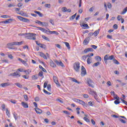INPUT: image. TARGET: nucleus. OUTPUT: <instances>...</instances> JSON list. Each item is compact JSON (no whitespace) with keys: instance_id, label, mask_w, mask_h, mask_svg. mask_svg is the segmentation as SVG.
Masks as SVG:
<instances>
[{"instance_id":"obj_1","label":"nucleus","mask_w":127,"mask_h":127,"mask_svg":"<svg viewBox=\"0 0 127 127\" xmlns=\"http://www.w3.org/2000/svg\"><path fill=\"white\" fill-rule=\"evenodd\" d=\"M37 28H38V29L39 30H41V31H42V32L47 33V34H56V35H58L59 34L58 32H57L56 31H48L47 30L41 27H38Z\"/></svg>"},{"instance_id":"obj_2","label":"nucleus","mask_w":127,"mask_h":127,"mask_svg":"<svg viewBox=\"0 0 127 127\" xmlns=\"http://www.w3.org/2000/svg\"><path fill=\"white\" fill-rule=\"evenodd\" d=\"M72 100L73 101H74V102H75L76 103H78L80 105H82V106H83V107H85L86 108L88 107V104L85 103V102L81 100L78 99L77 98H73L72 99Z\"/></svg>"},{"instance_id":"obj_3","label":"nucleus","mask_w":127,"mask_h":127,"mask_svg":"<svg viewBox=\"0 0 127 127\" xmlns=\"http://www.w3.org/2000/svg\"><path fill=\"white\" fill-rule=\"evenodd\" d=\"M36 34L34 33H27L25 38L27 39H31L32 40H35L36 39Z\"/></svg>"},{"instance_id":"obj_4","label":"nucleus","mask_w":127,"mask_h":127,"mask_svg":"<svg viewBox=\"0 0 127 127\" xmlns=\"http://www.w3.org/2000/svg\"><path fill=\"white\" fill-rule=\"evenodd\" d=\"M73 67L75 72H79L80 71V68H81V66H80V63L78 62H75L73 64Z\"/></svg>"},{"instance_id":"obj_5","label":"nucleus","mask_w":127,"mask_h":127,"mask_svg":"<svg viewBox=\"0 0 127 127\" xmlns=\"http://www.w3.org/2000/svg\"><path fill=\"white\" fill-rule=\"evenodd\" d=\"M85 75H87V71L86 70L85 67H84V66H82L81 76V77H84Z\"/></svg>"},{"instance_id":"obj_6","label":"nucleus","mask_w":127,"mask_h":127,"mask_svg":"<svg viewBox=\"0 0 127 127\" xmlns=\"http://www.w3.org/2000/svg\"><path fill=\"white\" fill-rule=\"evenodd\" d=\"M87 84H88L89 87H91V88H94V82H93L92 79L90 78L87 79Z\"/></svg>"},{"instance_id":"obj_7","label":"nucleus","mask_w":127,"mask_h":127,"mask_svg":"<svg viewBox=\"0 0 127 127\" xmlns=\"http://www.w3.org/2000/svg\"><path fill=\"white\" fill-rule=\"evenodd\" d=\"M54 62L56 63V64L58 66H61L62 67H65V65H64V64H63L62 62L60 61V62L58 61L57 60H55Z\"/></svg>"},{"instance_id":"obj_8","label":"nucleus","mask_w":127,"mask_h":127,"mask_svg":"<svg viewBox=\"0 0 127 127\" xmlns=\"http://www.w3.org/2000/svg\"><path fill=\"white\" fill-rule=\"evenodd\" d=\"M11 76H13L14 77H16L17 78L18 77H20V74H19V72L15 71L13 73H10Z\"/></svg>"},{"instance_id":"obj_9","label":"nucleus","mask_w":127,"mask_h":127,"mask_svg":"<svg viewBox=\"0 0 127 127\" xmlns=\"http://www.w3.org/2000/svg\"><path fill=\"white\" fill-rule=\"evenodd\" d=\"M89 42H90V37H88L84 39L83 41V44L84 45H87L89 44Z\"/></svg>"},{"instance_id":"obj_10","label":"nucleus","mask_w":127,"mask_h":127,"mask_svg":"<svg viewBox=\"0 0 127 127\" xmlns=\"http://www.w3.org/2000/svg\"><path fill=\"white\" fill-rule=\"evenodd\" d=\"M12 20H13L12 19H8L5 21H2L1 23H4V24L6 23H10V21H12Z\"/></svg>"},{"instance_id":"obj_11","label":"nucleus","mask_w":127,"mask_h":127,"mask_svg":"<svg viewBox=\"0 0 127 127\" xmlns=\"http://www.w3.org/2000/svg\"><path fill=\"white\" fill-rule=\"evenodd\" d=\"M10 83L9 82H6L4 83L0 84V87H7V86H9Z\"/></svg>"},{"instance_id":"obj_12","label":"nucleus","mask_w":127,"mask_h":127,"mask_svg":"<svg viewBox=\"0 0 127 127\" xmlns=\"http://www.w3.org/2000/svg\"><path fill=\"white\" fill-rule=\"evenodd\" d=\"M21 104L23 108H25V109H27L28 108V104L26 102H22Z\"/></svg>"},{"instance_id":"obj_13","label":"nucleus","mask_w":127,"mask_h":127,"mask_svg":"<svg viewBox=\"0 0 127 127\" xmlns=\"http://www.w3.org/2000/svg\"><path fill=\"white\" fill-rule=\"evenodd\" d=\"M50 65L51 67H53V68H55L56 67V64L52 61V60L50 61Z\"/></svg>"},{"instance_id":"obj_14","label":"nucleus","mask_w":127,"mask_h":127,"mask_svg":"<svg viewBox=\"0 0 127 127\" xmlns=\"http://www.w3.org/2000/svg\"><path fill=\"white\" fill-rule=\"evenodd\" d=\"M93 52V49L92 48L85 49L84 51V53H88V52Z\"/></svg>"},{"instance_id":"obj_15","label":"nucleus","mask_w":127,"mask_h":127,"mask_svg":"<svg viewBox=\"0 0 127 127\" xmlns=\"http://www.w3.org/2000/svg\"><path fill=\"white\" fill-rule=\"evenodd\" d=\"M35 111L37 114H42V110L39 108H35Z\"/></svg>"},{"instance_id":"obj_16","label":"nucleus","mask_w":127,"mask_h":127,"mask_svg":"<svg viewBox=\"0 0 127 127\" xmlns=\"http://www.w3.org/2000/svg\"><path fill=\"white\" fill-rule=\"evenodd\" d=\"M34 12L35 13H37V14H38L40 17H42V16H43V14L39 11H35Z\"/></svg>"},{"instance_id":"obj_17","label":"nucleus","mask_w":127,"mask_h":127,"mask_svg":"<svg viewBox=\"0 0 127 127\" xmlns=\"http://www.w3.org/2000/svg\"><path fill=\"white\" fill-rule=\"evenodd\" d=\"M100 32V29H98V30L95 31L94 33H93V35H94V36H97V35L99 34Z\"/></svg>"},{"instance_id":"obj_18","label":"nucleus","mask_w":127,"mask_h":127,"mask_svg":"<svg viewBox=\"0 0 127 127\" xmlns=\"http://www.w3.org/2000/svg\"><path fill=\"white\" fill-rule=\"evenodd\" d=\"M64 44H65V46H66L67 49H68V50H70V44H69L68 43L66 42H64Z\"/></svg>"},{"instance_id":"obj_19","label":"nucleus","mask_w":127,"mask_h":127,"mask_svg":"<svg viewBox=\"0 0 127 127\" xmlns=\"http://www.w3.org/2000/svg\"><path fill=\"white\" fill-rule=\"evenodd\" d=\"M38 75L39 76V77H41L42 79L44 78V76L43 75V72L42 71H40L38 73Z\"/></svg>"},{"instance_id":"obj_20","label":"nucleus","mask_w":127,"mask_h":127,"mask_svg":"<svg viewBox=\"0 0 127 127\" xmlns=\"http://www.w3.org/2000/svg\"><path fill=\"white\" fill-rule=\"evenodd\" d=\"M127 7H126V8H125L123 10V11H122V13H121V14H125V13H127Z\"/></svg>"},{"instance_id":"obj_21","label":"nucleus","mask_w":127,"mask_h":127,"mask_svg":"<svg viewBox=\"0 0 127 127\" xmlns=\"http://www.w3.org/2000/svg\"><path fill=\"white\" fill-rule=\"evenodd\" d=\"M42 37L43 39H45V40H47V41H49V38H48V37L45 36V35H42Z\"/></svg>"},{"instance_id":"obj_22","label":"nucleus","mask_w":127,"mask_h":127,"mask_svg":"<svg viewBox=\"0 0 127 127\" xmlns=\"http://www.w3.org/2000/svg\"><path fill=\"white\" fill-rule=\"evenodd\" d=\"M2 18H10V16L7 15H2L1 16Z\"/></svg>"},{"instance_id":"obj_23","label":"nucleus","mask_w":127,"mask_h":127,"mask_svg":"<svg viewBox=\"0 0 127 127\" xmlns=\"http://www.w3.org/2000/svg\"><path fill=\"white\" fill-rule=\"evenodd\" d=\"M15 85H16V86H17V87H18V88H20V89H21V88H22V85L20 84V83H15Z\"/></svg>"},{"instance_id":"obj_24","label":"nucleus","mask_w":127,"mask_h":127,"mask_svg":"<svg viewBox=\"0 0 127 127\" xmlns=\"http://www.w3.org/2000/svg\"><path fill=\"white\" fill-rule=\"evenodd\" d=\"M71 81L74 82V83H77V84H80V82L78 81L76 79L74 78H71Z\"/></svg>"},{"instance_id":"obj_25","label":"nucleus","mask_w":127,"mask_h":127,"mask_svg":"<svg viewBox=\"0 0 127 127\" xmlns=\"http://www.w3.org/2000/svg\"><path fill=\"white\" fill-rule=\"evenodd\" d=\"M115 59V56L114 55L108 57V60H114Z\"/></svg>"},{"instance_id":"obj_26","label":"nucleus","mask_w":127,"mask_h":127,"mask_svg":"<svg viewBox=\"0 0 127 127\" xmlns=\"http://www.w3.org/2000/svg\"><path fill=\"white\" fill-rule=\"evenodd\" d=\"M7 46L8 47V48H9L10 49H11V48L10 47V46H12L13 45V42H11V43H9L7 44Z\"/></svg>"},{"instance_id":"obj_27","label":"nucleus","mask_w":127,"mask_h":127,"mask_svg":"<svg viewBox=\"0 0 127 127\" xmlns=\"http://www.w3.org/2000/svg\"><path fill=\"white\" fill-rule=\"evenodd\" d=\"M113 62L115 64H116L117 65L120 64V63L119 62V61L115 59L113 60Z\"/></svg>"},{"instance_id":"obj_28","label":"nucleus","mask_w":127,"mask_h":127,"mask_svg":"<svg viewBox=\"0 0 127 127\" xmlns=\"http://www.w3.org/2000/svg\"><path fill=\"white\" fill-rule=\"evenodd\" d=\"M53 80L55 83H56V82H58V78H57V77H56V76H53Z\"/></svg>"},{"instance_id":"obj_29","label":"nucleus","mask_w":127,"mask_h":127,"mask_svg":"<svg viewBox=\"0 0 127 127\" xmlns=\"http://www.w3.org/2000/svg\"><path fill=\"white\" fill-rule=\"evenodd\" d=\"M6 114L7 116L9 117V116H10V113H9V111H8V109H6Z\"/></svg>"},{"instance_id":"obj_30","label":"nucleus","mask_w":127,"mask_h":127,"mask_svg":"<svg viewBox=\"0 0 127 127\" xmlns=\"http://www.w3.org/2000/svg\"><path fill=\"white\" fill-rule=\"evenodd\" d=\"M24 72L26 73V75H29L31 72V71L29 70V69L24 70Z\"/></svg>"},{"instance_id":"obj_31","label":"nucleus","mask_w":127,"mask_h":127,"mask_svg":"<svg viewBox=\"0 0 127 127\" xmlns=\"http://www.w3.org/2000/svg\"><path fill=\"white\" fill-rule=\"evenodd\" d=\"M101 64L100 62H97L94 64L93 67H97V66H99Z\"/></svg>"},{"instance_id":"obj_32","label":"nucleus","mask_w":127,"mask_h":127,"mask_svg":"<svg viewBox=\"0 0 127 127\" xmlns=\"http://www.w3.org/2000/svg\"><path fill=\"white\" fill-rule=\"evenodd\" d=\"M95 59L97 61H102V58H101V57L100 56H97L95 58Z\"/></svg>"},{"instance_id":"obj_33","label":"nucleus","mask_w":127,"mask_h":127,"mask_svg":"<svg viewBox=\"0 0 127 127\" xmlns=\"http://www.w3.org/2000/svg\"><path fill=\"white\" fill-rule=\"evenodd\" d=\"M92 63V58H88L87 59V64H91Z\"/></svg>"},{"instance_id":"obj_34","label":"nucleus","mask_w":127,"mask_h":127,"mask_svg":"<svg viewBox=\"0 0 127 127\" xmlns=\"http://www.w3.org/2000/svg\"><path fill=\"white\" fill-rule=\"evenodd\" d=\"M62 11H63V12H66L67 11V8H66V7H63L62 8Z\"/></svg>"},{"instance_id":"obj_35","label":"nucleus","mask_w":127,"mask_h":127,"mask_svg":"<svg viewBox=\"0 0 127 127\" xmlns=\"http://www.w3.org/2000/svg\"><path fill=\"white\" fill-rule=\"evenodd\" d=\"M13 117H14L15 121H16L17 120V114H16L14 112V113H13Z\"/></svg>"},{"instance_id":"obj_36","label":"nucleus","mask_w":127,"mask_h":127,"mask_svg":"<svg viewBox=\"0 0 127 127\" xmlns=\"http://www.w3.org/2000/svg\"><path fill=\"white\" fill-rule=\"evenodd\" d=\"M104 61H107V60H109V57L108 56V55H106L104 56Z\"/></svg>"},{"instance_id":"obj_37","label":"nucleus","mask_w":127,"mask_h":127,"mask_svg":"<svg viewBox=\"0 0 127 127\" xmlns=\"http://www.w3.org/2000/svg\"><path fill=\"white\" fill-rule=\"evenodd\" d=\"M47 90L49 91V92L51 91V85L48 84L47 85Z\"/></svg>"},{"instance_id":"obj_38","label":"nucleus","mask_w":127,"mask_h":127,"mask_svg":"<svg viewBox=\"0 0 127 127\" xmlns=\"http://www.w3.org/2000/svg\"><path fill=\"white\" fill-rule=\"evenodd\" d=\"M44 93H45V94H47V95H51V93L47 91L46 90L44 89L43 90Z\"/></svg>"},{"instance_id":"obj_39","label":"nucleus","mask_w":127,"mask_h":127,"mask_svg":"<svg viewBox=\"0 0 127 127\" xmlns=\"http://www.w3.org/2000/svg\"><path fill=\"white\" fill-rule=\"evenodd\" d=\"M80 108L79 107L76 108V113L77 115H80Z\"/></svg>"},{"instance_id":"obj_40","label":"nucleus","mask_w":127,"mask_h":127,"mask_svg":"<svg viewBox=\"0 0 127 127\" xmlns=\"http://www.w3.org/2000/svg\"><path fill=\"white\" fill-rule=\"evenodd\" d=\"M38 46L41 47V48H44L45 47V45L43 44H39Z\"/></svg>"},{"instance_id":"obj_41","label":"nucleus","mask_w":127,"mask_h":127,"mask_svg":"<svg viewBox=\"0 0 127 127\" xmlns=\"http://www.w3.org/2000/svg\"><path fill=\"white\" fill-rule=\"evenodd\" d=\"M83 120H84V121L87 123H90V120H89L87 117H84Z\"/></svg>"},{"instance_id":"obj_42","label":"nucleus","mask_w":127,"mask_h":127,"mask_svg":"<svg viewBox=\"0 0 127 127\" xmlns=\"http://www.w3.org/2000/svg\"><path fill=\"white\" fill-rule=\"evenodd\" d=\"M23 97H24V99L25 101L27 102V101H28V97H27V95H24L23 96Z\"/></svg>"},{"instance_id":"obj_43","label":"nucleus","mask_w":127,"mask_h":127,"mask_svg":"<svg viewBox=\"0 0 127 127\" xmlns=\"http://www.w3.org/2000/svg\"><path fill=\"white\" fill-rule=\"evenodd\" d=\"M45 7H47L48 8H50V7H51V4H45Z\"/></svg>"},{"instance_id":"obj_44","label":"nucleus","mask_w":127,"mask_h":127,"mask_svg":"<svg viewBox=\"0 0 127 127\" xmlns=\"http://www.w3.org/2000/svg\"><path fill=\"white\" fill-rule=\"evenodd\" d=\"M17 17L18 19H19V20H21V21H23V19L24 18L20 16H18Z\"/></svg>"},{"instance_id":"obj_45","label":"nucleus","mask_w":127,"mask_h":127,"mask_svg":"<svg viewBox=\"0 0 127 127\" xmlns=\"http://www.w3.org/2000/svg\"><path fill=\"white\" fill-rule=\"evenodd\" d=\"M42 25L43 26H45V27H46V26H48V23H46V22H42Z\"/></svg>"},{"instance_id":"obj_46","label":"nucleus","mask_w":127,"mask_h":127,"mask_svg":"<svg viewBox=\"0 0 127 127\" xmlns=\"http://www.w3.org/2000/svg\"><path fill=\"white\" fill-rule=\"evenodd\" d=\"M119 121L120 122H121V123H123V124H126L127 123V121L124 120L123 119H119Z\"/></svg>"},{"instance_id":"obj_47","label":"nucleus","mask_w":127,"mask_h":127,"mask_svg":"<svg viewBox=\"0 0 127 127\" xmlns=\"http://www.w3.org/2000/svg\"><path fill=\"white\" fill-rule=\"evenodd\" d=\"M107 6L110 9L112 8V4H111L110 2H108L107 4Z\"/></svg>"},{"instance_id":"obj_48","label":"nucleus","mask_w":127,"mask_h":127,"mask_svg":"<svg viewBox=\"0 0 127 127\" xmlns=\"http://www.w3.org/2000/svg\"><path fill=\"white\" fill-rule=\"evenodd\" d=\"M32 78L33 80H37V76H36L35 75H34L32 76Z\"/></svg>"},{"instance_id":"obj_49","label":"nucleus","mask_w":127,"mask_h":127,"mask_svg":"<svg viewBox=\"0 0 127 127\" xmlns=\"http://www.w3.org/2000/svg\"><path fill=\"white\" fill-rule=\"evenodd\" d=\"M17 60H18L19 61H20V62H21V63H23L25 62V61H24V60H23L20 59V58H18L17 59Z\"/></svg>"},{"instance_id":"obj_50","label":"nucleus","mask_w":127,"mask_h":127,"mask_svg":"<svg viewBox=\"0 0 127 127\" xmlns=\"http://www.w3.org/2000/svg\"><path fill=\"white\" fill-rule=\"evenodd\" d=\"M47 84H48V81H45L44 84V88H46L47 87Z\"/></svg>"},{"instance_id":"obj_51","label":"nucleus","mask_w":127,"mask_h":127,"mask_svg":"<svg viewBox=\"0 0 127 127\" xmlns=\"http://www.w3.org/2000/svg\"><path fill=\"white\" fill-rule=\"evenodd\" d=\"M55 84L57 85L58 87H61V84L59 83V81H57L56 82H55Z\"/></svg>"},{"instance_id":"obj_52","label":"nucleus","mask_w":127,"mask_h":127,"mask_svg":"<svg viewBox=\"0 0 127 127\" xmlns=\"http://www.w3.org/2000/svg\"><path fill=\"white\" fill-rule=\"evenodd\" d=\"M83 98H84L85 99H87L89 98V95L88 94H83Z\"/></svg>"},{"instance_id":"obj_53","label":"nucleus","mask_w":127,"mask_h":127,"mask_svg":"<svg viewBox=\"0 0 127 127\" xmlns=\"http://www.w3.org/2000/svg\"><path fill=\"white\" fill-rule=\"evenodd\" d=\"M36 23H37L38 24H41V25H42V22L39 21V20H37L36 21Z\"/></svg>"},{"instance_id":"obj_54","label":"nucleus","mask_w":127,"mask_h":127,"mask_svg":"<svg viewBox=\"0 0 127 127\" xmlns=\"http://www.w3.org/2000/svg\"><path fill=\"white\" fill-rule=\"evenodd\" d=\"M119 100H115L114 101V104H115V105H119V104H120V101H119Z\"/></svg>"},{"instance_id":"obj_55","label":"nucleus","mask_w":127,"mask_h":127,"mask_svg":"<svg viewBox=\"0 0 127 127\" xmlns=\"http://www.w3.org/2000/svg\"><path fill=\"white\" fill-rule=\"evenodd\" d=\"M114 98H115V99H116V100H120V97H119V96H118V95H115L114 96Z\"/></svg>"},{"instance_id":"obj_56","label":"nucleus","mask_w":127,"mask_h":127,"mask_svg":"<svg viewBox=\"0 0 127 127\" xmlns=\"http://www.w3.org/2000/svg\"><path fill=\"white\" fill-rule=\"evenodd\" d=\"M63 113H64V114H65L66 115H70V112L67 111H63Z\"/></svg>"},{"instance_id":"obj_57","label":"nucleus","mask_w":127,"mask_h":127,"mask_svg":"<svg viewBox=\"0 0 127 127\" xmlns=\"http://www.w3.org/2000/svg\"><path fill=\"white\" fill-rule=\"evenodd\" d=\"M55 46H56V47H58L59 49H61V46L60 45L56 44Z\"/></svg>"},{"instance_id":"obj_58","label":"nucleus","mask_w":127,"mask_h":127,"mask_svg":"<svg viewBox=\"0 0 127 127\" xmlns=\"http://www.w3.org/2000/svg\"><path fill=\"white\" fill-rule=\"evenodd\" d=\"M87 57H88V55L86 56H83L82 57V60H84V61H85V60H86V59H87Z\"/></svg>"},{"instance_id":"obj_59","label":"nucleus","mask_w":127,"mask_h":127,"mask_svg":"<svg viewBox=\"0 0 127 127\" xmlns=\"http://www.w3.org/2000/svg\"><path fill=\"white\" fill-rule=\"evenodd\" d=\"M24 42L21 41V42H18V45L20 46L22 45V44H23Z\"/></svg>"},{"instance_id":"obj_60","label":"nucleus","mask_w":127,"mask_h":127,"mask_svg":"<svg viewBox=\"0 0 127 127\" xmlns=\"http://www.w3.org/2000/svg\"><path fill=\"white\" fill-rule=\"evenodd\" d=\"M40 56L41 57H43L44 55H45V54H44V53H42V52H40Z\"/></svg>"},{"instance_id":"obj_61","label":"nucleus","mask_w":127,"mask_h":127,"mask_svg":"<svg viewBox=\"0 0 127 127\" xmlns=\"http://www.w3.org/2000/svg\"><path fill=\"white\" fill-rule=\"evenodd\" d=\"M113 28H114V29H118V25L114 24L113 26Z\"/></svg>"},{"instance_id":"obj_62","label":"nucleus","mask_w":127,"mask_h":127,"mask_svg":"<svg viewBox=\"0 0 127 127\" xmlns=\"http://www.w3.org/2000/svg\"><path fill=\"white\" fill-rule=\"evenodd\" d=\"M35 102H39V97H36L35 98Z\"/></svg>"},{"instance_id":"obj_63","label":"nucleus","mask_w":127,"mask_h":127,"mask_svg":"<svg viewBox=\"0 0 127 127\" xmlns=\"http://www.w3.org/2000/svg\"><path fill=\"white\" fill-rule=\"evenodd\" d=\"M50 23H51V24H52V25H54V21H53V20L51 19L50 20Z\"/></svg>"},{"instance_id":"obj_64","label":"nucleus","mask_w":127,"mask_h":127,"mask_svg":"<svg viewBox=\"0 0 127 127\" xmlns=\"http://www.w3.org/2000/svg\"><path fill=\"white\" fill-rule=\"evenodd\" d=\"M117 19L118 20H121V19H122V16L121 15H118L117 17Z\"/></svg>"}]
</instances>
